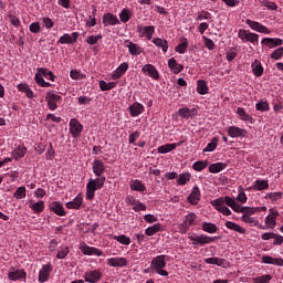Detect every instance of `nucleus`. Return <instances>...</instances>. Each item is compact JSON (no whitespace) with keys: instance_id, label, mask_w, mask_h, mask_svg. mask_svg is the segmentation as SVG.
<instances>
[{"instance_id":"nucleus-1","label":"nucleus","mask_w":283,"mask_h":283,"mask_svg":"<svg viewBox=\"0 0 283 283\" xmlns=\"http://www.w3.org/2000/svg\"><path fill=\"white\" fill-rule=\"evenodd\" d=\"M93 174L97 177L96 179H90L86 185V200H94L96 191L103 189L105 186V164L101 159H94L92 164Z\"/></svg>"},{"instance_id":"nucleus-2","label":"nucleus","mask_w":283,"mask_h":283,"mask_svg":"<svg viewBox=\"0 0 283 283\" xmlns=\"http://www.w3.org/2000/svg\"><path fill=\"white\" fill-rule=\"evenodd\" d=\"M167 266V255L160 254L155 256L150 262L151 273H157V275H161L163 277H167L169 272L165 270Z\"/></svg>"},{"instance_id":"nucleus-3","label":"nucleus","mask_w":283,"mask_h":283,"mask_svg":"<svg viewBox=\"0 0 283 283\" xmlns=\"http://www.w3.org/2000/svg\"><path fill=\"white\" fill-rule=\"evenodd\" d=\"M189 240L192 242V247H205V244H211L214 240H218V237H209L207 234H199L195 237H189Z\"/></svg>"},{"instance_id":"nucleus-4","label":"nucleus","mask_w":283,"mask_h":283,"mask_svg":"<svg viewBox=\"0 0 283 283\" xmlns=\"http://www.w3.org/2000/svg\"><path fill=\"white\" fill-rule=\"evenodd\" d=\"M196 220H198V216L193 212L188 213L185 217L184 222H181L179 224V231L180 233H187V231H189V229H191V227H193V224H196Z\"/></svg>"},{"instance_id":"nucleus-5","label":"nucleus","mask_w":283,"mask_h":283,"mask_svg":"<svg viewBox=\"0 0 283 283\" xmlns=\"http://www.w3.org/2000/svg\"><path fill=\"white\" fill-rule=\"evenodd\" d=\"M211 205L217 211H219V213H223L224 216H231V209L224 206L227 205V197H220L218 199H214L211 201Z\"/></svg>"},{"instance_id":"nucleus-6","label":"nucleus","mask_w":283,"mask_h":283,"mask_svg":"<svg viewBox=\"0 0 283 283\" xmlns=\"http://www.w3.org/2000/svg\"><path fill=\"white\" fill-rule=\"evenodd\" d=\"M83 277H84V282L98 283L101 280H103V271H101V269L91 270L85 272Z\"/></svg>"},{"instance_id":"nucleus-7","label":"nucleus","mask_w":283,"mask_h":283,"mask_svg":"<svg viewBox=\"0 0 283 283\" xmlns=\"http://www.w3.org/2000/svg\"><path fill=\"white\" fill-rule=\"evenodd\" d=\"M69 132L72 138H78L83 134V124L76 118H72L69 124Z\"/></svg>"},{"instance_id":"nucleus-8","label":"nucleus","mask_w":283,"mask_h":283,"mask_svg":"<svg viewBox=\"0 0 283 283\" xmlns=\"http://www.w3.org/2000/svg\"><path fill=\"white\" fill-rule=\"evenodd\" d=\"M63 97H61V95L59 94H54L52 92H49L46 94L45 101L48 103V107L49 109H51V112H55V109H59V101H62Z\"/></svg>"},{"instance_id":"nucleus-9","label":"nucleus","mask_w":283,"mask_h":283,"mask_svg":"<svg viewBox=\"0 0 283 283\" xmlns=\"http://www.w3.org/2000/svg\"><path fill=\"white\" fill-rule=\"evenodd\" d=\"M8 277L11 282H21L28 277V272L24 269H13L8 272Z\"/></svg>"},{"instance_id":"nucleus-10","label":"nucleus","mask_w":283,"mask_h":283,"mask_svg":"<svg viewBox=\"0 0 283 283\" xmlns=\"http://www.w3.org/2000/svg\"><path fill=\"white\" fill-rule=\"evenodd\" d=\"M78 36H81L78 32H73L72 35H70V33H64L62 36H60L57 43L61 45H72L78 41Z\"/></svg>"},{"instance_id":"nucleus-11","label":"nucleus","mask_w":283,"mask_h":283,"mask_svg":"<svg viewBox=\"0 0 283 283\" xmlns=\"http://www.w3.org/2000/svg\"><path fill=\"white\" fill-rule=\"evenodd\" d=\"M247 25L251 28V30H254V32H260L261 34H271V30L263 25L262 23L258 21H253L251 19L245 20Z\"/></svg>"},{"instance_id":"nucleus-12","label":"nucleus","mask_w":283,"mask_h":283,"mask_svg":"<svg viewBox=\"0 0 283 283\" xmlns=\"http://www.w3.org/2000/svg\"><path fill=\"white\" fill-rule=\"evenodd\" d=\"M80 251H82L84 255H97V258H101V255H103V250L95 247H90L85 242H82L80 244Z\"/></svg>"},{"instance_id":"nucleus-13","label":"nucleus","mask_w":283,"mask_h":283,"mask_svg":"<svg viewBox=\"0 0 283 283\" xmlns=\"http://www.w3.org/2000/svg\"><path fill=\"white\" fill-rule=\"evenodd\" d=\"M143 74H146V76H149L154 81H158L160 78V73L158 72V69L154 66V64H146L142 67Z\"/></svg>"},{"instance_id":"nucleus-14","label":"nucleus","mask_w":283,"mask_h":283,"mask_svg":"<svg viewBox=\"0 0 283 283\" xmlns=\"http://www.w3.org/2000/svg\"><path fill=\"white\" fill-rule=\"evenodd\" d=\"M137 32H138L140 38L146 36V39H148V41H151V39L154 38V33L156 32V27H154V25H147V27L138 25L137 27Z\"/></svg>"},{"instance_id":"nucleus-15","label":"nucleus","mask_w":283,"mask_h":283,"mask_svg":"<svg viewBox=\"0 0 283 283\" xmlns=\"http://www.w3.org/2000/svg\"><path fill=\"white\" fill-rule=\"evenodd\" d=\"M50 275H52V264H44L39 272L38 282L45 283L50 280Z\"/></svg>"},{"instance_id":"nucleus-16","label":"nucleus","mask_w":283,"mask_h":283,"mask_svg":"<svg viewBox=\"0 0 283 283\" xmlns=\"http://www.w3.org/2000/svg\"><path fill=\"white\" fill-rule=\"evenodd\" d=\"M261 45H265V48L273 50L275 48H280V45H283V40L280 38H264L261 41Z\"/></svg>"},{"instance_id":"nucleus-17","label":"nucleus","mask_w":283,"mask_h":283,"mask_svg":"<svg viewBox=\"0 0 283 283\" xmlns=\"http://www.w3.org/2000/svg\"><path fill=\"white\" fill-rule=\"evenodd\" d=\"M106 264H108V266H113V268H119L123 269L125 266H127V259L123 258V256H115V258H109L106 261Z\"/></svg>"},{"instance_id":"nucleus-18","label":"nucleus","mask_w":283,"mask_h":283,"mask_svg":"<svg viewBox=\"0 0 283 283\" xmlns=\"http://www.w3.org/2000/svg\"><path fill=\"white\" fill-rule=\"evenodd\" d=\"M228 136H230V138H244V136H247V129L238 126H230L228 128Z\"/></svg>"},{"instance_id":"nucleus-19","label":"nucleus","mask_w":283,"mask_h":283,"mask_svg":"<svg viewBox=\"0 0 283 283\" xmlns=\"http://www.w3.org/2000/svg\"><path fill=\"white\" fill-rule=\"evenodd\" d=\"M49 209H50V211L55 213V216H60V217L67 216V212L65 211V208L59 201L51 202L49 205Z\"/></svg>"},{"instance_id":"nucleus-20","label":"nucleus","mask_w":283,"mask_h":283,"mask_svg":"<svg viewBox=\"0 0 283 283\" xmlns=\"http://www.w3.org/2000/svg\"><path fill=\"white\" fill-rule=\"evenodd\" d=\"M125 45L128 48V52L132 54V56H140V54H143V48H140V45L129 40L125 41Z\"/></svg>"},{"instance_id":"nucleus-21","label":"nucleus","mask_w":283,"mask_h":283,"mask_svg":"<svg viewBox=\"0 0 283 283\" xmlns=\"http://www.w3.org/2000/svg\"><path fill=\"white\" fill-rule=\"evenodd\" d=\"M129 70V63L123 62L113 73L112 78L113 81H118L125 73Z\"/></svg>"},{"instance_id":"nucleus-22","label":"nucleus","mask_w":283,"mask_h":283,"mask_svg":"<svg viewBox=\"0 0 283 283\" xmlns=\"http://www.w3.org/2000/svg\"><path fill=\"white\" fill-rule=\"evenodd\" d=\"M128 112L133 118H136V116H140V114L145 112V106L138 102H135L128 107Z\"/></svg>"},{"instance_id":"nucleus-23","label":"nucleus","mask_w":283,"mask_h":283,"mask_svg":"<svg viewBox=\"0 0 283 283\" xmlns=\"http://www.w3.org/2000/svg\"><path fill=\"white\" fill-rule=\"evenodd\" d=\"M235 114H238L239 118L244 123H250L253 125L255 123V118L251 116L243 107H238Z\"/></svg>"},{"instance_id":"nucleus-24","label":"nucleus","mask_w":283,"mask_h":283,"mask_svg":"<svg viewBox=\"0 0 283 283\" xmlns=\"http://www.w3.org/2000/svg\"><path fill=\"white\" fill-rule=\"evenodd\" d=\"M103 25L105 28H107V25H118V23H120V21L118 20V17H116L113 13H105L103 15V21H102Z\"/></svg>"},{"instance_id":"nucleus-25","label":"nucleus","mask_w":283,"mask_h":283,"mask_svg":"<svg viewBox=\"0 0 283 283\" xmlns=\"http://www.w3.org/2000/svg\"><path fill=\"white\" fill-rule=\"evenodd\" d=\"M200 188L198 186H195L188 196V202L190 205H198V202H200Z\"/></svg>"},{"instance_id":"nucleus-26","label":"nucleus","mask_w":283,"mask_h":283,"mask_svg":"<svg viewBox=\"0 0 283 283\" xmlns=\"http://www.w3.org/2000/svg\"><path fill=\"white\" fill-rule=\"evenodd\" d=\"M226 205L230 207V209L234 210L235 213H243L244 207L237 203L235 199L226 196Z\"/></svg>"},{"instance_id":"nucleus-27","label":"nucleus","mask_w":283,"mask_h":283,"mask_svg":"<svg viewBox=\"0 0 283 283\" xmlns=\"http://www.w3.org/2000/svg\"><path fill=\"white\" fill-rule=\"evenodd\" d=\"M83 207V195H77L72 201L66 202V209L78 210Z\"/></svg>"},{"instance_id":"nucleus-28","label":"nucleus","mask_w":283,"mask_h":283,"mask_svg":"<svg viewBox=\"0 0 283 283\" xmlns=\"http://www.w3.org/2000/svg\"><path fill=\"white\" fill-rule=\"evenodd\" d=\"M178 114L181 118L189 119L193 118L198 114V111L196 108L182 107L178 109Z\"/></svg>"},{"instance_id":"nucleus-29","label":"nucleus","mask_w":283,"mask_h":283,"mask_svg":"<svg viewBox=\"0 0 283 283\" xmlns=\"http://www.w3.org/2000/svg\"><path fill=\"white\" fill-rule=\"evenodd\" d=\"M29 208L34 211V213H43L45 211V202L44 201H29Z\"/></svg>"},{"instance_id":"nucleus-30","label":"nucleus","mask_w":283,"mask_h":283,"mask_svg":"<svg viewBox=\"0 0 283 283\" xmlns=\"http://www.w3.org/2000/svg\"><path fill=\"white\" fill-rule=\"evenodd\" d=\"M168 67H169L170 72H172L175 74H180V72H182V70H185V65L179 64L178 61H176L174 57L168 60Z\"/></svg>"},{"instance_id":"nucleus-31","label":"nucleus","mask_w":283,"mask_h":283,"mask_svg":"<svg viewBox=\"0 0 283 283\" xmlns=\"http://www.w3.org/2000/svg\"><path fill=\"white\" fill-rule=\"evenodd\" d=\"M182 143H172V144H165L157 148L158 154H169V151H174L177 147H180Z\"/></svg>"},{"instance_id":"nucleus-32","label":"nucleus","mask_w":283,"mask_h":283,"mask_svg":"<svg viewBox=\"0 0 283 283\" xmlns=\"http://www.w3.org/2000/svg\"><path fill=\"white\" fill-rule=\"evenodd\" d=\"M263 264H273L274 266H283V259L282 258H273L271 255L262 256Z\"/></svg>"},{"instance_id":"nucleus-33","label":"nucleus","mask_w":283,"mask_h":283,"mask_svg":"<svg viewBox=\"0 0 283 283\" xmlns=\"http://www.w3.org/2000/svg\"><path fill=\"white\" fill-rule=\"evenodd\" d=\"M279 216H280V212L272 211V214H269L265 218V224H266L268 229H273L274 227H276V224H277L276 219Z\"/></svg>"},{"instance_id":"nucleus-34","label":"nucleus","mask_w":283,"mask_h":283,"mask_svg":"<svg viewBox=\"0 0 283 283\" xmlns=\"http://www.w3.org/2000/svg\"><path fill=\"white\" fill-rule=\"evenodd\" d=\"M153 43L157 48H160L164 54H167V51L169 50V42L167 40H164L161 38H154Z\"/></svg>"},{"instance_id":"nucleus-35","label":"nucleus","mask_w":283,"mask_h":283,"mask_svg":"<svg viewBox=\"0 0 283 283\" xmlns=\"http://www.w3.org/2000/svg\"><path fill=\"white\" fill-rule=\"evenodd\" d=\"M226 228L230 229V231H235L237 233H241V234L247 233V229L242 228L240 224L232 221H227Z\"/></svg>"},{"instance_id":"nucleus-36","label":"nucleus","mask_w":283,"mask_h":283,"mask_svg":"<svg viewBox=\"0 0 283 283\" xmlns=\"http://www.w3.org/2000/svg\"><path fill=\"white\" fill-rule=\"evenodd\" d=\"M197 92L201 96H205V94L209 93V86L207 85V82L205 80L197 81Z\"/></svg>"},{"instance_id":"nucleus-37","label":"nucleus","mask_w":283,"mask_h":283,"mask_svg":"<svg viewBox=\"0 0 283 283\" xmlns=\"http://www.w3.org/2000/svg\"><path fill=\"white\" fill-rule=\"evenodd\" d=\"M223 169H227V164L224 163H216L209 166L210 174H220Z\"/></svg>"},{"instance_id":"nucleus-38","label":"nucleus","mask_w":283,"mask_h":283,"mask_svg":"<svg viewBox=\"0 0 283 283\" xmlns=\"http://www.w3.org/2000/svg\"><path fill=\"white\" fill-rule=\"evenodd\" d=\"M201 229L206 233H218V226H216V223L212 222H203L201 224Z\"/></svg>"},{"instance_id":"nucleus-39","label":"nucleus","mask_w":283,"mask_h":283,"mask_svg":"<svg viewBox=\"0 0 283 283\" xmlns=\"http://www.w3.org/2000/svg\"><path fill=\"white\" fill-rule=\"evenodd\" d=\"M252 72L254 74V76H262V74H264V67H262V63H260V61L255 60L252 63Z\"/></svg>"},{"instance_id":"nucleus-40","label":"nucleus","mask_w":283,"mask_h":283,"mask_svg":"<svg viewBox=\"0 0 283 283\" xmlns=\"http://www.w3.org/2000/svg\"><path fill=\"white\" fill-rule=\"evenodd\" d=\"M28 151V148H25V146H21L19 145L13 151H12V156L15 160H19V158H23V156H25Z\"/></svg>"},{"instance_id":"nucleus-41","label":"nucleus","mask_w":283,"mask_h":283,"mask_svg":"<svg viewBox=\"0 0 283 283\" xmlns=\"http://www.w3.org/2000/svg\"><path fill=\"white\" fill-rule=\"evenodd\" d=\"M159 231H163V226L160 223H156L154 226L148 227L145 230V234L148 237L156 235V233H159Z\"/></svg>"},{"instance_id":"nucleus-42","label":"nucleus","mask_w":283,"mask_h":283,"mask_svg":"<svg viewBox=\"0 0 283 283\" xmlns=\"http://www.w3.org/2000/svg\"><path fill=\"white\" fill-rule=\"evenodd\" d=\"M283 192H269L265 195L264 199L270 200L272 203L277 202V200H282Z\"/></svg>"},{"instance_id":"nucleus-43","label":"nucleus","mask_w":283,"mask_h":283,"mask_svg":"<svg viewBox=\"0 0 283 283\" xmlns=\"http://www.w3.org/2000/svg\"><path fill=\"white\" fill-rule=\"evenodd\" d=\"M113 240H116V242H119V244H124L125 247H129L132 244V239L125 234L113 235Z\"/></svg>"},{"instance_id":"nucleus-44","label":"nucleus","mask_w":283,"mask_h":283,"mask_svg":"<svg viewBox=\"0 0 283 283\" xmlns=\"http://www.w3.org/2000/svg\"><path fill=\"white\" fill-rule=\"evenodd\" d=\"M132 191H146L147 187L144 186L143 181L136 179L130 184Z\"/></svg>"},{"instance_id":"nucleus-45","label":"nucleus","mask_w":283,"mask_h":283,"mask_svg":"<svg viewBox=\"0 0 283 283\" xmlns=\"http://www.w3.org/2000/svg\"><path fill=\"white\" fill-rule=\"evenodd\" d=\"M191 180V174L189 172H184L179 175V178L177 179V185L180 187H185Z\"/></svg>"},{"instance_id":"nucleus-46","label":"nucleus","mask_w":283,"mask_h":283,"mask_svg":"<svg viewBox=\"0 0 283 283\" xmlns=\"http://www.w3.org/2000/svg\"><path fill=\"white\" fill-rule=\"evenodd\" d=\"M254 189L256 191H264V189H269V180H262V179L255 180Z\"/></svg>"},{"instance_id":"nucleus-47","label":"nucleus","mask_w":283,"mask_h":283,"mask_svg":"<svg viewBox=\"0 0 283 283\" xmlns=\"http://www.w3.org/2000/svg\"><path fill=\"white\" fill-rule=\"evenodd\" d=\"M255 109L258 112H270L271 111V106L269 105V102L260 99L255 104Z\"/></svg>"},{"instance_id":"nucleus-48","label":"nucleus","mask_w":283,"mask_h":283,"mask_svg":"<svg viewBox=\"0 0 283 283\" xmlns=\"http://www.w3.org/2000/svg\"><path fill=\"white\" fill-rule=\"evenodd\" d=\"M209 167V161L208 160H199L193 163L192 169L195 171H203V169H207Z\"/></svg>"},{"instance_id":"nucleus-49","label":"nucleus","mask_w":283,"mask_h":283,"mask_svg":"<svg viewBox=\"0 0 283 283\" xmlns=\"http://www.w3.org/2000/svg\"><path fill=\"white\" fill-rule=\"evenodd\" d=\"M70 255V248L67 245H63L59 248L56 258L57 260H65Z\"/></svg>"},{"instance_id":"nucleus-50","label":"nucleus","mask_w":283,"mask_h":283,"mask_svg":"<svg viewBox=\"0 0 283 283\" xmlns=\"http://www.w3.org/2000/svg\"><path fill=\"white\" fill-rule=\"evenodd\" d=\"M38 72H40L43 76H45L48 81L54 82V78H56L54 73H52V71H50L49 69L39 67Z\"/></svg>"},{"instance_id":"nucleus-51","label":"nucleus","mask_w":283,"mask_h":283,"mask_svg":"<svg viewBox=\"0 0 283 283\" xmlns=\"http://www.w3.org/2000/svg\"><path fill=\"white\" fill-rule=\"evenodd\" d=\"M187 48H189V42L184 38V41L176 46L175 51L178 52V54H185Z\"/></svg>"},{"instance_id":"nucleus-52","label":"nucleus","mask_w":283,"mask_h":283,"mask_svg":"<svg viewBox=\"0 0 283 283\" xmlns=\"http://www.w3.org/2000/svg\"><path fill=\"white\" fill-rule=\"evenodd\" d=\"M273 276L271 274H263L261 276L254 277L253 283H271Z\"/></svg>"},{"instance_id":"nucleus-53","label":"nucleus","mask_w":283,"mask_h":283,"mask_svg":"<svg viewBox=\"0 0 283 283\" xmlns=\"http://www.w3.org/2000/svg\"><path fill=\"white\" fill-rule=\"evenodd\" d=\"M13 198H15V200H23V198H25V187H18L13 193Z\"/></svg>"},{"instance_id":"nucleus-54","label":"nucleus","mask_w":283,"mask_h":283,"mask_svg":"<svg viewBox=\"0 0 283 283\" xmlns=\"http://www.w3.org/2000/svg\"><path fill=\"white\" fill-rule=\"evenodd\" d=\"M133 211L136 213H140V211H147V206L137 199L133 206Z\"/></svg>"},{"instance_id":"nucleus-55","label":"nucleus","mask_w":283,"mask_h":283,"mask_svg":"<svg viewBox=\"0 0 283 283\" xmlns=\"http://www.w3.org/2000/svg\"><path fill=\"white\" fill-rule=\"evenodd\" d=\"M218 147V137H213L211 139V143L207 145V147L203 148V153L207 151H216V148Z\"/></svg>"},{"instance_id":"nucleus-56","label":"nucleus","mask_w":283,"mask_h":283,"mask_svg":"<svg viewBox=\"0 0 283 283\" xmlns=\"http://www.w3.org/2000/svg\"><path fill=\"white\" fill-rule=\"evenodd\" d=\"M282 56H283V46L274 50L270 55V57L273 59L274 61H280Z\"/></svg>"},{"instance_id":"nucleus-57","label":"nucleus","mask_w":283,"mask_h":283,"mask_svg":"<svg viewBox=\"0 0 283 283\" xmlns=\"http://www.w3.org/2000/svg\"><path fill=\"white\" fill-rule=\"evenodd\" d=\"M241 220L243 222H245L247 224H251V227H258V224L260 223L258 220H255L253 217H249V216H242Z\"/></svg>"},{"instance_id":"nucleus-58","label":"nucleus","mask_w":283,"mask_h":283,"mask_svg":"<svg viewBox=\"0 0 283 283\" xmlns=\"http://www.w3.org/2000/svg\"><path fill=\"white\" fill-rule=\"evenodd\" d=\"M101 39H103L102 34L98 35H91L86 39V43L88 45H96L98 43V41H101Z\"/></svg>"},{"instance_id":"nucleus-59","label":"nucleus","mask_w":283,"mask_h":283,"mask_svg":"<svg viewBox=\"0 0 283 283\" xmlns=\"http://www.w3.org/2000/svg\"><path fill=\"white\" fill-rule=\"evenodd\" d=\"M29 31L32 34H39L41 32V23L40 22H33L29 25Z\"/></svg>"},{"instance_id":"nucleus-60","label":"nucleus","mask_w":283,"mask_h":283,"mask_svg":"<svg viewBox=\"0 0 283 283\" xmlns=\"http://www.w3.org/2000/svg\"><path fill=\"white\" fill-rule=\"evenodd\" d=\"M243 216H255V213H258V209H255V207H243Z\"/></svg>"},{"instance_id":"nucleus-61","label":"nucleus","mask_w":283,"mask_h":283,"mask_svg":"<svg viewBox=\"0 0 283 283\" xmlns=\"http://www.w3.org/2000/svg\"><path fill=\"white\" fill-rule=\"evenodd\" d=\"M260 41V35L258 33L250 32L248 35V43L255 45Z\"/></svg>"},{"instance_id":"nucleus-62","label":"nucleus","mask_w":283,"mask_h":283,"mask_svg":"<svg viewBox=\"0 0 283 283\" xmlns=\"http://www.w3.org/2000/svg\"><path fill=\"white\" fill-rule=\"evenodd\" d=\"M135 240H137L138 244H143V242H147V240H149V238H147V235H145V233L139 232V233L135 234Z\"/></svg>"},{"instance_id":"nucleus-63","label":"nucleus","mask_w":283,"mask_h":283,"mask_svg":"<svg viewBox=\"0 0 283 283\" xmlns=\"http://www.w3.org/2000/svg\"><path fill=\"white\" fill-rule=\"evenodd\" d=\"M77 103L78 105H90V103H92V98L88 96H80L77 98Z\"/></svg>"},{"instance_id":"nucleus-64","label":"nucleus","mask_w":283,"mask_h":283,"mask_svg":"<svg viewBox=\"0 0 283 283\" xmlns=\"http://www.w3.org/2000/svg\"><path fill=\"white\" fill-rule=\"evenodd\" d=\"M209 19H211V14L209 13V11H202L200 14L197 15V21H207Z\"/></svg>"}]
</instances>
